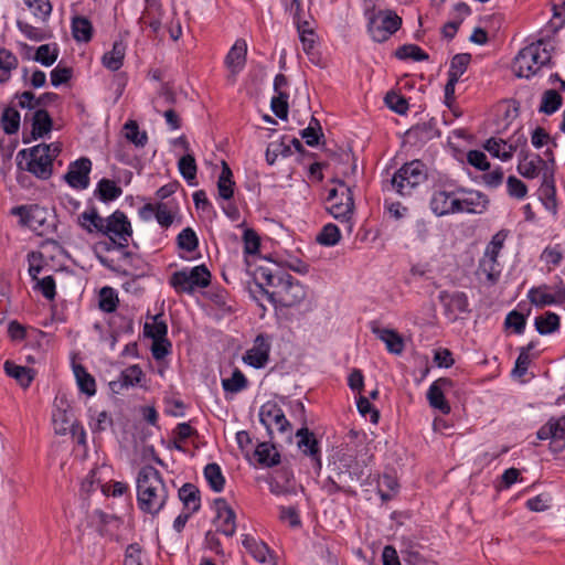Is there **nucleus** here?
I'll list each match as a JSON object with an SVG mask.
<instances>
[{"label":"nucleus","mask_w":565,"mask_h":565,"mask_svg":"<svg viewBox=\"0 0 565 565\" xmlns=\"http://www.w3.org/2000/svg\"><path fill=\"white\" fill-rule=\"evenodd\" d=\"M256 285L275 306L295 307L306 298V288L291 275L268 266H259L255 274Z\"/></svg>","instance_id":"obj_1"},{"label":"nucleus","mask_w":565,"mask_h":565,"mask_svg":"<svg viewBox=\"0 0 565 565\" xmlns=\"http://www.w3.org/2000/svg\"><path fill=\"white\" fill-rule=\"evenodd\" d=\"M369 473L363 461H359L351 455L343 454L333 462L330 475L323 482V490L329 494L343 492L355 495V488L363 486Z\"/></svg>","instance_id":"obj_2"},{"label":"nucleus","mask_w":565,"mask_h":565,"mask_svg":"<svg viewBox=\"0 0 565 565\" xmlns=\"http://www.w3.org/2000/svg\"><path fill=\"white\" fill-rule=\"evenodd\" d=\"M169 489L161 473L152 466H143L137 476V504L148 514L157 515L166 505Z\"/></svg>","instance_id":"obj_3"},{"label":"nucleus","mask_w":565,"mask_h":565,"mask_svg":"<svg viewBox=\"0 0 565 565\" xmlns=\"http://www.w3.org/2000/svg\"><path fill=\"white\" fill-rule=\"evenodd\" d=\"M60 151L57 143H40L30 149H22L17 154L18 166L38 179L47 180L53 173V160Z\"/></svg>","instance_id":"obj_4"},{"label":"nucleus","mask_w":565,"mask_h":565,"mask_svg":"<svg viewBox=\"0 0 565 565\" xmlns=\"http://www.w3.org/2000/svg\"><path fill=\"white\" fill-rule=\"evenodd\" d=\"M364 17L367 20V33L379 43L387 41L402 25V18L394 11L376 10L372 2L365 4Z\"/></svg>","instance_id":"obj_5"},{"label":"nucleus","mask_w":565,"mask_h":565,"mask_svg":"<svg viewBox=\"0 0 565 565\" xmlns=\"http://www.w3.org/2000/svg\"><path fill=\"white\" fill-rule=\"evenodd\" d=\"M552 54L543 40L523 47L513 61V71L518 77L530 78L542 66L551 62Z\"/></svg>","instance_id":"obj_6"},{"label":"nucleus","mask_w":565,"mask_h":565,"mask_svg":"<svg viewBox=\"0 0 565 565\" xmlns=\"http://www.w3.org/2000/svg\"><path fill=\"white\" fill-rule=\"evenodd\" d=\"M13 215L20 217V223L28 226L39 236H45L54 228V217L52 213L38 204L20 205L11 210Z\"/></svg>","instance_id":"obj_7"},{"label":"nucleus","mask_w":565,"mask_h":565,"mask_svg":"<svg viewBox=\"0 0 565 565\" xmlns=\"http://www.w3.org/2000/svg\"><path fill=\"white\" fill-rule=\"evenodd\" d=\"M507 238V233L500 231L494 234L487 245L483 256L479 260L477 275L484 276L489 285L498 282L501 276V265L498 260V256L503 248Z\"/></svg>","instance_id":"obj_8"},{"label":"nucleus","mask_w":565,"mask_h":565,"mask_svg":"<svg viewBox=\"0 0 565 565\" xmlns=\"http://www.w3.org/2000/svg\"><path fill=\"white\" fill-rule=\"evenodd\" d=\"M427 178V170L420 160H413L403 164L391 180L392 188L402 196L409 195L412 191Z\"/></svg>","instance_id":"obj_9"},{"label":"nucleus","mask_w":565,"mask_h":565,"mask_svg":"<svg viewBox=\"0 0 565 565\" xmlns=\"http://www.w3.org/2000/svg\"><path fill=\"white\" fill-rule=\"evenodd\" d=\"M337 183L339 186L329 191L327 210L335 220L345 223L348 228L351 230L349 222L354 210L353 194L343 181H337Z\"/></svg>","instance_id":"obj_10"},{"label":"nucleus","mask_w":565,"mask_h":565,"mask_svg":"<svg viewBox=\"0 0 565 565\" xmlns=\"http://www.w3.org/2000/svg\"><path fill=\"white\" fill-rule=\"evenodd\" d=\"M178 294H193L196 288H205L211 282V273L205 265L173 273L169 280Z\"/></svg>","instance_id":"obj_11"},{"label":"nucleus","mask_w":565,"mask_h":565,"mask_svg":"<svg viewBox=\"0 0 565 565\" xmlns=\"http://www.w3.org/2000/svg\"><path fill=\"white\" fill-rule=\"evenodd\" d=\"M103 234L107 235L118 248H126L132 235L131 224L127 215L117 210L106 218Z\"/></svg>","instance_id":"obj_12"},{"label":"nucleus","mask_w":565,"mask_h":565,"mask_svg":"<svg viewBox=\"0 0 565 565\" xmlns=\"http://www.w3.org/2000/svg\"><path fill=\"white\" fill-rule=\"evenodd\" d=\"M259 420L266 427L268 435L273 438L275 431L285 435L291 431V425L285 416L284 411L275 402H266L260 406Z\"/></svg>","instance_id":"obj_13"},{"label":"nucleus","mask_w":565,"mask_h":565,"mask_svg":"<svg viewBox=\"0 0 565 565\" xmlns=\"http://www.w3.org/2000/svg\"><path fill=\"white\" fill-rule=\"evenodd\" d=\"M178 211V203L174 200H168L167 202L147 203L139 209L138 213L142 221L148 222L154 216L161 227L168 228L172 225Z\"/></svg>","instance_id":"obj_14"},{"label":"nucleus","mask_w":565,"mask_h":565,"mask_svg":"<svg viewBox=\"0 0 565 565\" xmlns=\"http://www.w3.org/2000/svg\"><path fill=\"white\" fill-rule=\"evenodd\" d=\"M429 206L431 212L437 216L462 213L457 192L445 188H439L434 191Z\"/></svg>","instance_id":"obj_15"},{"label":"nucleus","mask_w":565,"mask_h":565,"mask_svg":"<svg viewBox=\"0 0 565 565\" xmlns=\"http://www.w3.org/2000/svg\"><path fill=\"white\" fill-rule=\"evenodd\" d=\"M216 516L214 520L216 531L232 537L236 532V514L223 498L214 500Z\"/></svg>","instance_id":"obj_16"},{"label":"nucleus","mask_w":565,"mask_h":565,"mask_svg":"<svg viewBox=\"0 0 565 565\" xmlns=\"http://www.w3.org/2000/svg\"><path fill=\"white\" fill-rule=\"evenodd\" d=\"M521 159L518 164V172L526 178L534 179L540 174L543 177L545 169H554L555 162L553 159L546 161L539 154H529L523 150L520 152Z\"/></svg>","instance_id":"obj_17"},{"label":"nucleus","mask_w":565,"mask_h":565,"mask_svg":"<svg viewBox=\"0 0 565 565\" xmlns=\"http://www.w3.org/2000/svg\"><path fill=\"white\" fill-rule=\"evenodd\" d=\"M438 299L444 307L445 315L455 321L459 315L469 312V300L465 292H449L443 290L439 292Z\"/></svg>","instance_id":"obj_18"},{"label":"nucleus","mask_w":565,"mask_h":565,"mask_svg":"<svg viewBox=\"0 0 565 565\" xmlns=\"http://www.w3.org/2000/svg\"><path fill=\"white\" fill-rule=\"evenodd\" d=\"M526 141L527 140L523 135L510 141L492 137L486 141L484 149L490 152L491 156L499 158L502 161H508L513 157V153L519 147L526 146Z\"/></svg>","instance_id":"obj_19"},{"label":"nucleus","mask_w":565,"mask_h":565,"mask_svg":"<svg viewBox=\"0 0 565 565\" xmlns=\"http://www.w3.org/2000/svg\"><path fill=\"white\" fill-rule=\"evenodd\" d=\"M90 170L92 161L88 158L83 157L70 164L64 179L70 186L84 190L89 185Z\"/></svg>","instance_id":"obj_20"},{"label":"nucleus","mask_w":565,"mask_h":565,"mask_svg":"<svg viewBox=\"0 0 565 565\" xmlns=\"http://www.w3.org/2000/svg\"><path fill=\"white\" fill-rule=\"evenodd\" d=\"M247 43L243 39L236 40L225 56V65L230 71L228 79L235 83L236 76L243 71L246 64Z\"/></svg>","instance_id":"obj_21"},{"label":"nucleus","mask_w":565,"mask_h":565,"mask_svg":"<svg viewBox=\"0 0 565 565\" xmlns=\"http://www.w3.org/2000/svg\"><path fill=\"white\" fill-rule=\"evenodd\" d=\"M537 438L551 439L555 451L563 450L565 448V417L551 418L539 429Z\"/></svg>","instance_id":"obj_22"},{"label":"nucleus","mask_w":565,"mask_h":565,"mask_svg":"<svg viewBox=\"0 0 565 565\" xmlns=\"http://www.w3.org/2000/svg\"><path fill=\"white\" fill-rule=\"evenodd\" d=\"M452 386V381L447 377H440L433 382L427 392V399L429 405L447 415L451 408L449 403L445 398V390Z\"/></svg>","instance_id":"obj_23"},{"label":"nucleus","mask_w":565,"mask_h":565,"mask_svg":"<svg viewBox=\"0 0 565 565\" xmlns=\"http://www.w3.org/2000/svg\"><path fill=\"white\" fill-rule=\"evenodd\" d=\"M270 344L266 337L259 334L256 337L253 347L246 351L244 362L248 365L260 369L269 360Z\"/></svg>","instance_id":"obj_24"},{"label":"nucleus","mask_w":565,"mask_h":565,"mask_svg":"<svg viewBox=\"0 0 565 565\" xmlns=\"http://www.w3.org/2000/svg\"><path fill=\"white\" fill-rule=\"evenodd\" d=\"M539 198L546 210L554 215L557 213L556 188L554 179V169H545L543 179L539 188Z\"/></svg>","instance_id":"obj_25"},{"label":"nucleus","mask_w":565,"mask_h":565,"mask_svg":"<svg viewBox=\"0 0 565 565\" xmlns=\"http://www.w3.org/2000/svg\"><path fill=\"white\" fill-rule=\"evenodd\" d=\"M142 376L143 372L139 365H130L120 373L117 381H111L109 385L113 392L119 393L122 388L139 384Z\"/></svg>","instance_id":"obj_26"},{"label":"nucleus","mask_w":565,"mask_h":565,"mask_svg":"<svg viewBox=\"0 0 565 565\" xmlns=\"http://www.w3.org/2000/svg\"><path fill=\"white\" fill-rule=\"evenodd\" d=\"M297 436L299 437V448L306 455L311 457V459L316 462L318 468H321L320 450L318 441L315 438L313 434L310 433L307 428H301L297 431Z\"/></svg>","instance_id":"obj_27"},{"label":"nucleus","mask_w":565,"mask_h":565,"mask_svg":"<svg viewBox=\"0 0 565 565\" xmlns=\"http://www.w3.org/2000/svg\"><path fill=\"white\" fill-rule=\"evenodd\" d=\"M462 213L481 214L489 204L488 198L481 192H468L465 198H459Z\"/></svg>","instance_id":"obj_28"},{"label":"nucleus","mask_w":565,"mask_h":565,"mask_svg":"<svg viewBox=\"0 0 565 565\" xmlns=\"http://www.w3.org/2000/svg\"><path fill=\"white\" fill-rule=\"evenodd\" d=\"M180 501L183 503L184 509L190 513H195L201 507L200 491L192 483H184L178 492Z\"/></svg>","instance_id":"obj_29"},{"label":"nucleus","mask_w":565,"mask_h":565,"mask_svg":"<svg viewBox=\"0 0 565 565\" xmlns=\"http://www.w3.org/2000/svg\"><path fill=\"white\" fill-rule=\"evenodd\" d=\"M52 127L53 121L49 113L44 109H36L32 117V139L42 138L52 130Z\"/></svg>","instance_id":"obj_30"},{"label":"nucleus","mask_w":565,"mask_h":565,"mask_svg":"<svg viewBox=\"0 0 565 565\" xmlns=\"http://www.w3.org/2000/svg\"><path fill=\"white\" fill-rule=\"evenodd\" d=\"M125 54L126 45L117 41L113 44L111 50L103 55L102 63L109 71H118L122 66Z\"/></svg>","instance_id":"obj_31"},{"label":"nucleus","mask_w":565,"mask_h":565,"mask_svg":"<svg viewBox=\"0 0 565 565\" xmlns=\"http://www.w3.org/2000/svg\"><path fill=\"white\" fill-rule=\"evenodd\" d=\"M527 299L537 308L557 303V298L550 292V286L545 284L532 287L527 292Z\"/></svg>","instance_id":"obj_32"},{"label":"nucleus","mask_w":565,"mask_h":565,"mask_svg":"<svg viewBox=\"0 0 565 565\" xmlns=\"http://www.w3.org/2000/svg\"><path fill=\"white\" fill-rule=\"evenodd\" d=\"M255 457L259 465L264 467H274L280 462V455L274 445L260 443L255 449Z\"/></svg>","instance_id":"obj_33"},{"label":"nucleus","mask_w":565,"mask_h":565,"mask_svg":"<svg viewBox=\"0 0 565 565\" xmlns=\"http://www.w3.org/2000/svg\"><path fill=\"white\" fill-rule=\"evenodd\" d=\"M374 333L382 340L388 352L401 354L404 350V341L402 337L391 329H374Z\"/></svg>","instance_id":"obj_34"},{"label":"nucleus","mask_w":565,"mask_h":565,"mask_svg":"<svg viewBox=\"0 0 565 565\" xmlns=\"http://www.w3.org/2000/svg\"><path fill=\"white\" fill-rule=\"evenodd\" d=\"M243 546L257 562L266 563L269 556L268 546L260 541H257L254 536L244 535Z\"/></svg>","instance_id":"obj_35"},{"label":"nucleus","mask_w":565,"mask_h":565,"mask_svg":"<svg viewBox=\"0 0 565 565\" xmlns=\"http://www.w3.org/2000/svg\"><path fill=\"white\" fill-rule=\"evenodd\" d=\"M78 222L89 233L93 231L103 233L106 218L102 217L95 207H92L79 214Z\"/></svg>","instance_id":"obj_36"},{"label":"nucleus","mask_w":565,"mask_h":565,"mask_svg":"<svg viewBox=\"0 0 565 565\" xmlns=\"http://www.w3.org/2000/svg\"><path fill=\"white\" fill-rule=\"evenodd\" d=\"M4 371L8 376L17 380L22 387H29L32 380V371L29 367L18 365L11 361L4 362Z\"/></svg>","instance_id":"obj_37"},{"label":"nucleus","mask_w":565,"mask_h":565,"mask_svg":"<svg viewBox=\"0 0 565 565\" xmlns=\"http://www.w3.org/2000/svg\"><path fill=\"white\" fill-rule=\"evenodd\" d=\"M95 193L103 202H110L118 199L122 194V189L109 179L98 181Z\"/></svg>","instance_id":"obj_38"},{"label":"nucleus","mask_w":565,"mask_h":565,"mask_svg":"<svg viewBox=\"0 0 565 565\" xmlns=\"http://www.w3.org/2000/svg\"><path fill=\"white\" fill-rule=\"evenodd\" d=\"M233 173L228 164L222 162V171L217 181L218 195L224 200H230L234 194V181L232 180Z\"/></svg>","instance_id":"obj_39"},{"label":"nucleus","mask_w":565,"mask_h":565,"mask_svg":"<svg viewBox=\"0 0 565 565\" xmlns=\"http://www.w3.org/2000/svg\"><path fill=\"white\" fill-rule=\"evenodd\" d=\"M562 103L563 98L557 90L547 89L542 95L539 111L545 115H552L559 109Z\"/></svg>","instance_id":"obj_40"},{"label":"nucleus","mask_w":565,"mask_h":565,"mask_svg":"<svg viewBox=\"0 0 565 565\" xmlns=\"http://www.w3.org/2000/svg\"><path fill=\"white\" fill-rule=\"evenodd\" d=\"M72 33L78 42H89L93 35V25L87 18L75 17L72 21Z\"/></svg>","instance_id":"obj_41"},{"label":"nucleus","mask_w":565,"mask_h":565,"mask_svg":"<svg viewBox=\"0 0 565 565\" xmlns=\"http://www.w3.org/2000/svg\"><path fill=\"white\" fill-rule=\"evenodd\" d=\"M74 374L79 390L88 396L95 395L96 382L86 369L81 364L74 365Z\"/></svg>","instance_id":"obj_42"},{"label":"nucleus","mask_w":565,"mask_h":565,"mask_svg":"<svg viewBox=\"0 0 565 565\" xmlns=\"http://www.w3.org/2000/svg\"><path fill=\"white\" fill-rule=\"evenodd\" d=\"M535 329L540 334H550L558 330L559 317L555 312L547 311L535 318Z\"/></svg>","instance_id":"obj_43"},{"label":"nucleus","mask_w":565,"mask_h":565,"mask_svg":"<svg viewBox=\"0 0 565 565\" xmlns=\"http://www.w3.org/2000/svg\"><path fill=\"white\" fill-rule=\"evenodd\" d=\"M18 66L17 56L9 50L0 49V84L6 83L10 78L12 70Z\"/></svg>","instance_id":"obj_44"},{"label":"nucleus","mask_w":565,"mask_h":565,"mask_svg":"<svg viewBox=\"0 0 565 565\" xmlns=\"http://www.w3.org/2000/svg\"><path fill=\"white\" fill-rule=\"evenodd\" d=\"M471 61V55L468 53L456 54L450 62L448 77L452 78V81H459V78L465 74L467 67Z\"/></svg>","instance_id":"obj_45"},{"label":"nucleus","mask_w":565,"mask_h":565,"mask_svg":"<svg viewBox=\"0 0 565 565\" xmlns=\"http://www.w3.org/2000/svg\"><path fill=\"white\" fill-rule=\"evenodd\" d=\"M204 477L215 492H221L224 489L225 479L217 463H209L204 468Z\"/></svg>","instance_id":"obj_46"},{"label":"nucleus","mask_w":565,"mask_h":565,"mask_svg":"<svg viewBox=\"0 0 565 565\" xmlns=\"http://www.w3.org/2000/svg\"><path fill=\"white\" fill-rule=\"evenodd\" d=\"M179 171L181 175L188 181L189 184H194L196 178V162L191 153H186L180 158L178 162Z\"/></svg>","instance_id":"obj_47"},{"label":"nucleus","mask_w":565,"mask_h":565,"mask_svg":"<svg viewBox=\"0 0 565 565\" xmlns=\"http://www.w3.org/2000/svg\"><path fill=\"white\" fill-rule=\"evenodd\" d=\"M125 137L136 147H145L148 142V136L146 131H140L139 126L135 120H128L125 126Z\"/></svg>","instance_id":"obj_48"},{"label":"nucleus","mask_w":565,"mask_h":565,"mask_svg":"<svg viewBox=\"0 0 565 565\" xmlns=\"http://www.w3.org/2000/svg\"><path fill=\"white\" fill-rule=\"evenodd\" d=\"M222 387L225 392L238 393L247 387V379L238 369H235L231 377L222 380Z\"/></svg>","instance_id":"obj_49"},{"label":"nucleus","mask_w":565,"mask_h":565,"mask_svg":"<svg viewBox=\"0 0 565 565\" xmlns=\"http://www.w3.org/2000/svg\"><path fill=\"white\" fill-rule=\"evenodd\" d=\"M395 56L399 60H407L412 58L414 61H426L428 60V54L424 52L418 45L416 44H404L399 46L395 51Z\"/></svg>","instance_id":"obj_50"},{"label":"nucleus","mask_w":565,"mask_h":565,"mask_svg":"<svg viewBox=\"0 0 565 565\" xmlns=\"http://www.w3.org/2000/svg\"><path fill=\"white\" fill-rule=\"evenodd\" d=\"M1 125L6 134H15L20 127L19 111L14 107L6 108L1 117Z\"/></svg>","instance_id":"obj_51"},{"label":"nucleus","mask_w":565,"mask_h":565,"mask_svg":"<svg viewBox=\"0 0 565 565\" xmlns=\"http://www.w3.org/2000/svg\"><path fill=\"white\" fill-rule=\"evenodd\" d=\"M147 9L142 15V21L147 24L154 33H157L161 28V19L160 13L156 15L154 11H159V6L157 0H146Z\"/></svg>","instance_id":"obj_52"},{"label":"nucleus","mask_w":565,"mask_h":565,"mask_svg":"<svg viewBox=\"0 0 565 565\" xmlns=\"http://www.w3.org/2000/svg\"><path fill=\"white\" fill-rule=\"evenodd\" d=\"M177 244L180 249L192 253L198 248L199 239L195 232L191 227H186L179 233Z\"/></svg>","instance_id":"obj_53"},{"label":"nucleus","mask_w":565,"mask_h":565,"mask_svg":"<svg viewBox=\"0 0 565 565\" xmlns=\"http://www.w3.org/2000/svg\"><path fill=\"white\" fill-rule=\"evenodd\" d=\"M145 335L152 340L167 338L168 327L164 321L160 320V316L153 317L152 322H147L143 328Z\"/></svg>","instance_id":"obj_54"},{"label":"nucleus","mask_w":565,"mask_h":565,"mask_svg":"<svg viewBox=\"0 0 565 565\" xmlns=\"http://www.w3.org/2000/svg\"><path fill=\"white\" fill-rule=\"evenodd\" d=\"M118 295L111 287H103L99 291V308L105 312H113L118 305Z\"/></svg>","instance_id":"obj_55"},{"label":"nucleus","mask_w":565,"mask_h":565,"mask_svg":"<svg viewBox=\"0 0 565 565\" xmlns=\"http://www.w3.org/2000/svg\"><path fill=\"white\" fill-rule=\"evenodd\" d=\"M341 234L337 225L329 223L324 225L317 236V242L324 246H334L340 241Z\"/></svg>","instance_id":"obj_56"},{"label":"nucleus","mask_w":565,"mask_h":565,"mask_svg":"<svg viewBox=\"0 0 565 565\" xmlns=\"http://www.w3.org/2000/svg\"><path fill=\"white\" fill-rule=\"evenodd\" d=\"M24 3L33 15L41 21H45L52 12L50 0H24Z\"/></svg>","instance_id":"obj_57"},{"label":"nucleus","mask_w":565,"mask_h":565,"mask_svg":"<svg viewBox=\"0 0 565 565\" xmlns=\"http://www.w3.org/2000/svg\"><path fill=\"white\" fill-rule=\"evenodd\" d=\"M66 431H70L72 435L73 440L83 447H86V431L78 422L74 420L70 427H57L56 433L57 434H66Z\"/></svg>","instance_id":"obj_58"},{"label":"nucleus","mask_w":565,"mask_h":565,"mask_svg":"<svg viewBox=\"0 0 565 565\" xmlns=\"http://www.w3.org/2000/svg\"><path fill=\"white\" fill-rule=\"evenodd\" d=\"M57 58V50L50 44H42L38 47L34 60L44 66H51Z\"/></svg>","instance_id":"obj_59"},{"label":"nucleus","mask_w":565,"mask_h":565,"mask_svg":"<svg viewBox=\"0 0 565 565\" xmlns=\"http://www.w3.org/2000/svg\"><path fill=\"white\" fill-rule=\"evenodd\" d=\"M288 93H279L271 98V110L280 119H286L288 116Z\"/></svg>","instance_id":"obj_60"},{"label":"nucleus","mask_w":565,"mask_h":565,"mask_svg":"<svg viewBox=\"0 0 565 565\" xmlns=\"http://www.w3.org/2000/svg\"><path fill=\"white\" fill-rule=\"evenodd\" d=\"M298 33L303 52L307 55L311 54L316 45V33L313 29H305V24H299Z\"/></svg>","instance_id":"obj_61"},{"label":"nucleus","mask_w":565,"mask_h":565,"mask_svg":"<svg viewBox=\"0 0 565 565\" xmlns=\"http://www.w3.org/2000/svg\"><path fill=\"white\" fill-rule=\"evenodd\" d=\"M34 288L39 290L47 300H53L55 298L56 285L53 276H45L42 279H38Z\"/></svg>","instance_id":"obj_62"},{"label":"nucleus","mask_w":565,"mask_h":565,"mask_svg":"<svg viewBox=\"0 0 565 565\" xmlns=\"http://www.w3.org/2000/svg\"><path fill=\"white\" fill-rule=\"evenodd\" d=\"M291 153L289 145L281 142H273L268 146L266 151V161L268 164H274L279 154L287 157Z\"/></svg>","instance_id":"obj_63"},{"label":"nucleus","mask_w":565,"mask_h":565,"mask_svg":"<svg viewBox=\"0 0 565 565\" xmlns=\"http://www.w3.org/2000/svg\"><path fill=\"white\" fill-rule=\"evenodd\" d=\"M385 103L397 114L404 115L408 110L407 100L396 93H387L385 96Z\"/></svg>","instance_id":"obj_64"}]
</instances>
